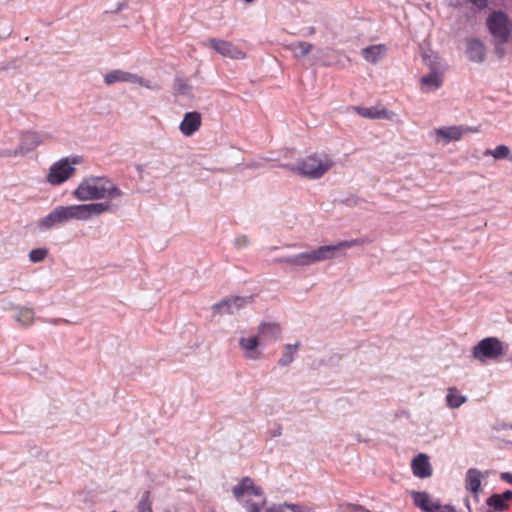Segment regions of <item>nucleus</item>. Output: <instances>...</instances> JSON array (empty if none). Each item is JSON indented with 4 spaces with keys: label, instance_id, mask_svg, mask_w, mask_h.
Masks as SVG:
<instances>
[{
    "label": "nucleus",
    "instance_id": "obj_24",
    "mask_svg": "<svg viewBox=\"0 0 512 512\" xmlns=\"http://www.w3.org/2000/svg\"><path fill=\"white\" fill-rule=\"evenodd\" d=\"M467 401V397L460 394L456 387H450L447 390L446 405L451 409L459 408Z\"/></svg>",
    "mask_w": 512,
    "mask_h": 512
},
{
    "label": "nucleus",
    "instance_id": "obj_26",
    "mask_svg": "<svg viewBox=\"0 0 512 512\" xmlns=\"http://www.w3.org/2000/svg\"><path fill=\"white\" fill-rule=\"evenodd\" d=\"M486 505L497 512H504L510 508V504H507L500 496L499 493L491 494L485 501Z\"/></svg>",
    "mask_w": 512,
    "mask_h": 512
},
{
    "label": "nucleus",
    "instance_id": "obj_48",
    "mask_svg": "<svg viewBox=\"0 0 512 512\" xmlns=\"http://www.w3.org/2000/svg\"><path fill=\"white\" fill-rule=\"evenodd\" d=\"M314 33H315V28H314V27H309V28L307 29V34H308V35H313Z\"/></svg>",
    "mask_w": 512,
    "mask_h": 512
},
{
    "label": "nucleus",
    "instance_id": "obj_4",
    "mask_svg": "<svg viewBox=\"0 0 512 512\" xmlns=\"http://www.w3.org/2000/svg\"><path fill=\"white\" fill-rule=\"evenodd\" d=\"M328 252L329 248L324 245L311 251L276 258L275 262L289 264L294 267H308L318 262L330 260Z\"/></svg>",
    "mask_w": 512,
    "mask_h": 512
},
{
    "label": "nucleus",
    "instance_id": "obj_3",
    "mask_svg": "<svg viewBox=\"0 0 512 512\" xmlns=\"http://www.w3.org/2000/svg\"><path fill=\"white\" fill-rule=\"evenodd\" d=\"M72 220L80 221L77 204L53 208L46 216L38 219L35 227L39 232H47L52 229L65 226Z\"/></svg>",
    "mask_w": 512,
    "mask_h": 512
},
{
    "label": "nucleus",
    "instance_id": "obj_11",
    "mask_svg": "<svg viewBox=\"0 0 512 512\" xmlns=\"http://www.w3.org/2000/svg\"><path fill=\"white\" fill-rule=\"evenodd\" d=\"M208 44L217 53L224 57L231 59H243L245 57L244 52L238 49L234 44L229 41L211 38L208 40Z\"/></svg>",
    "mask_w": 512,
    "mask_h": 512
},
{
    "label": "nucleus",
    "instance_id": "obj_41",
    "mask_svg": "<svg viewBox=\"0 0 512 512\" xmlns=\"http://www.w3.org/2000/svg\"><path fill=\"white\" fill-rule=\"evenodd\" d=\"M282 426L280 424H275V426L269 430V435L272 438H276L282 435Z\"/></svg>",
    "mask_w": 512,
    "mask_h": 512
},
{
    "label": "nucleus",
    "instance_id": "obj_33",
    "mask_svg": "<svg viewBox=\"0 0 512 512\" xmlns=\"http://www.w3.org/2000/svg\"><path fill=\"white\" fill-rule=\"evenodd\" d=\"M138 512H153L149 491H145L142 494L141 499L138 503Z\"/></svg>",
    "mask_w": 512,
    "mask_h": 512
},
{
    "label": "nucleus",
    "instance_id": "obj_17",
    "mask_svg": "<svg viewBox=\"0 0 512 512\" xmlns=\"http://www.w3.org/2000/svg\"><path fill=\"white\" fill-rule=\"evenodd\" d=\"M411 468L413 474L418 478L424 479L432 475V467L426 454L420 453L414 457Z\"/></svg>",
    "mask_w": 512,
    "mask_h": 512
},
{
    "label": "nucleus",
    "instance_id": "obj_12",
    "mask_svg": "<svg viewBox=\"0 0 512 512\" xmlns=\"http://www.w3.org/2000/svg\"><path fill=\"white\" fill-rule=\"evenodd\" d=\"M371 241L366 237L340 241L336 244L326 245L329 248V259H334L339 256L345 255L344 251L348 248H352L354 246H363L369 244Z\"/></svg>",
    "mask_w": 512,
    "mask_h": 512
},
{
    "label": "nucleus",
    "instance_id": "obj_37",
    "mask_svg": "<svg viewBox=\"0 0 512 512\" xmlns=\"http://www.w3.org/2000/svg\"><path fill=\"white\" fill-rule=\"evenodd\" d=\"M233 243L237 249H242L249 245V239L246 235H241L236 237Z\"/></svg>",
    "mask_w": 512,
    "mask_h": 512
},
{
    "label": "nucleus",
    "instance_id": "obj_34",
    "mask_svg": "<svg viewBox=\"0 0 512 512\" xmlns=\"http://www.w3.org/2000/svg\"><path fill=\"white\" fill-rule=\"evenodd\" d=\"M34 312L31 309H21L18 316L17 321L22 323L23 325H30L33 323Z\"/></svg>",
    "mask_w": 512,
    "mask_h": 512
},
{
    "label": "nucleus",
    "instance_id": "obj_35",
    "mask_svg": "<svg viewBox=\"0 0 512 512\" xmlns=\"http://www.w3.org/2000/svg\"><path fill=\"white\" fill-rule=\"evenodd\" d=\"M48 254V249L46 248H36L32 249L29 253V259L33 263H38L43 261Z\"/></svg>",
    "mask_w": 512,
    "mask_h": 512
},
{
    "label": "nucleus",
    "instance_id": "obj_16",
    "mask_svg": "<svg viewBox=\"0 0 512 512\" xmlns=\"http://www.w3.org/2000/svg\"><path fill=\"white\" fill-rule=\"evenodd\" d=\"M466 56L471 62L482 63L485 60L486 48L478 38L467 39Z\"/></svg>",
    "mask_w": 512,
    "mask_h": 512
},
{
    "label": "nucleus",
    "instance_id": "obj_36",
    "mask_svg": "<svg viewBox=\"0 0 512 512\" xmlns=\"http://www.w3.org/2000/svg\"><path fill=\"white\" fill-rule=\"evenodd\" d=\"M175 87H176L177 92L182 95H187L191 90L190 85H188L185 81H183L181 79H178L176 81Z\"/></svg>",
    "mask_w": 512,
    "mask_h": 512
},
{
    "label": "nucleus",
    "instance_id": "obj_46",
    "mask_svg": "<svg viewBox=\"0 0 512 512\" xmlns=\"http://www.w3.org/2000/svg\"><path fill=\"white\" fill-rule=\"evenodd\" d=\"M59 322H66V323H68V321L65 320V319H52V320L49 321V323L54 324V325L58 324Z\"/></svg>",
    "mask_w": 512,
    "mask_h": 512
},
{
    "label": "nucleus",
    "instance_id": "obj_43",
    "mask_svg": "<svg viewBox=\"0 0 512 512\" xmlns=\"http://www.w3.org/2000/svg\"><path fill=\"white\" fill-rule=\"evenodd\" d=\"M134 84H139L141 86H144L149 89H153V87L150 85V81L138 76V81H134Z\"/></svg>",
    "mask_w": 512,
    "mask_h": 512
},
{
    "label": "nucleus",
    "instance_id": "obj_47",
    "mask_svg": "<svg viewBox=\"0 0 512 512\" xmlns=\"http://www.w3.org/2000/svg\"><path fill=\"white\" fill-rule=\"evenodd\" d=\"M125 4L124 3H120L118 4L117 8L113 11H111L112 13H118L120 12L123 8H124Z\"/></svg>",
    "mask_w": 512,
    "mask_h": 512
},
{
    "label": "nucleus",
    "instance_id": "obj_50",
    "mask_svg": "<svg viewBox=\"0 0 512 512\" xmlns=\"http://www.w3.org/2000/svg\"><path fill=\"white\" fill-rule=\"evenodd\" d=\"M466 507L468 508V510H470V509H471V508H470V503H469V500H468V499H466Z\"/></svg>",
    "mask_w": 512,
    "mask_h": 512
},
{
    "label": "nucleus",
    "instance_id": "obj_15",
    "mask_svg": "<svg viewBox=\"0 0 512 512\" xmlns=\"http://www.w3.org/2000/svg\"><path fill=\"white\" fill-rule=\"evenodd\" d=\"M201 126V114L197 111H191L184 114L179 125V130L184 136H191L199 130Z\"/></svg>",
    "mask_w": 512,
    "mask_h": 512
},
{
    "label": "nucleus",
    "instance_id": "obj_8",
    "mask_svg": "<svg viewBox=\"0 0 512 512\" xmlns=\"http://www.w3.org/2000/svg\"><path fill=\"white\" fill-rule=\"evenodd\" d=\"M80 221H87L93 216H99L105 212L116 213L119 210V205L110 201L77 204Z\"/></svg>",
    "mask_w": 512,
    "mask_h": 512
},
{
    "label": "nucleus",
    "instance_id": "obj_32",
    "mask_svg": "<svg viewBox=\"0 0 512 512\" xmlns=\"http://www.w3.org/2000/svg\"><path fill=\"white\" fill-rule=\"evenodd\" d=\"M423 60H424L425 64L427 66H429L430 72H433V68L437 72H441V73L444 72V67L441 64V62L439 61V57L437 55H424Z\"/></svg>",
    "mask_w": 512,
    "mask_h": 512
},
{
    "label": "nucleus",
    "instance_id": "obj_44",
    "mask_svg": "<svg viewBox=\"0 0 512 512\" xmlns=\"http://www.w3.org/2000/svg\"><path fill=\"white\" fill-rule=\"evenodd\" d=\"M500 479L508 484L512 485V473L510 472H502L500 474Z\"/></svg>",
    "mask_w": 512,
    "mask_h": 512
},
{
    "label": "nucleus",
    "instance_id": "obj_2",
    "mask_svg": "<svg viewBox=\"0 0 512 512\" xmlns=\"http://www.w3.org/2000/svg\"><path fill=\"white\" fill-rule=\"evenodd\" d=\"M333 164L334 162L329 156L313 154L298 159L294 164H287L284 167L302 177L320 179L332 168Z\"/></svg>",
    "mask_w": 512,
    "mask_h": 512
},
{
    "label": "nucleus",
    "instance_id": "obj_10",
    "mask_svg": "<svg viewBox=\"0 0 512 512\" xmlns=\"http://www.w3.org/2000/svg\"><path fill=\"white\" fill-rule=\"evenodd\" d=\"M263 493V489L256 485L249 476L241 478L238 484L232 488V494L237 501H240L244 496L263 497Z\"/></svg>",
    "mask_w": 512,
    "mask_h": 512
},
{
    "label": "nucleus",
    "instance_id": "obj_5",
    "mask_svg": "<svg viewBox=\"0 0 512 512\" xmlns=\"http://www.w3.org/2000/svg\"><path fill=\"white\" fill-rule=\"evenodd\" d=\"M503 355V343L497 337H486L472 349V356L481 363L496 361Z\"/></svg>",
    "mask_w": 512,
    "mask_h": 512
},
{
    "label": "nucleus",
    "instance_id": "obj_40",
    "mask_svg": "<svg viewBox=\"0 0 512 512\" xmlns=\"http://www.w3.org/2000/svg\"><path fill=\"white\" fill-rule=\"evenodd\" d=\"M478 10H483L488 6V0H468Z\"/></svg>",
    "mask_w": 512,
    "mask_h": 512
},
{
    "label": "nucleus",
    "instance_id": "obj_27",
    "mask_svg": "<svg viewBox=\"0 0 512 512\" xmlns=\"http://www.w3.org/2000/svg\"><path fill=\"white\" fill-rule=\"evenodd\" d=\"M483 156H492L495 160H512L510 148L506 145H498L495 149H486Z\"/></svg>",
    "mask_w": 512,
    "mask_h": 512
},
{
    "label": "nucleus",
    "instance_id": "obj_19",
    "mask_svg": "<svg viewBox=\"0 0 512 512\" xmlns=\"http://www.w3.org/2000/svg\"><path fill=\"white\" fill-rule=\"evenodd\" d=\"M104 81L106 85H113L117 82H128L133 83L134 81H138V75L134 73H130L127 71L115 69L108 72L104 76Z\"/></svg>",
    "mask_w": 512,
    "mask_h": 512
},
{
    "label": "nucleus",
    "instance_id": "obj_18",
    "mask_svg": "<svg viewBox=\"0 0 512 512\" xmlns=\"http://www.w3.org/2000/svg\"><path fill=\"white\" fill-rule=\"evenodd\" d=\"M464 130L458 126L440 127L435 130L436 140L449 143L461 139Z\"/></svg>",
    "mask_w": 512,
    "mask_h": 512
},
{
    "label": "nucleus",
    "instance_id": "obj_20",
    "mask_svg": "<svg viewBox=\"0 0 512 512\" xmlns=\"http://www.w3.org/2000/svg\"><path fill=\"white\" fill-rule=\"evenodd\" d=\"M481 477L480 470L476 468H470L466 472L465 488L466 490L473 493L476 497L481 491Z\"/></svg>",
    "mask_w": 512,
    "mask_h": 512
},
{
    "label": "nucleus",
    "instance_id": "obj_23",
    "mask_svg": "<svg viewBox=\"0 0 512 512\" xmlns=\"http://www.w3.org/2000/svg\"><path fill=\"white\" fill-rule=\"evenodd\" d=\"M443 82V73L437 72L433 69V72H429L427 75L421 78V84L428 86L427 91H433L440 88Z\"/></svg>",
    "mask_w": 512,
    "mask_h": 512
},
{
    "label": "nucleus",
    "instance_id": "obj_49",
    "mask_svg": "<svg viewBox=\"0 0 512 512\" xmlns=\"http://www.w3.org/2000/svg\"><path fill=\"white\" fill-rule=\"evenodd\" d=\"M136 170L141 174L143 172V166L142 165H136Z\"/></svg>",
    "mask_w": 512,
    "mask_h": 512
},
{
    "label": "nucleus",
    "instance_id": "obj_52",
    "mask_svg": "<svg viewBox=\"0 0 512 512\" xmlns=\"http://www.w3.org/2000/svg\"><path fill=\"white\" fill-rule=\"evenodd\" d=\"M509 428L512 430V424L509 426Z\"/></svg>",
    "mask_w": 512,
    "mask_h": 512
},
{
    "label": "nucleus",
    "instance_id": "obj_42",
    "mask_svg": "<svg viewBox=\"0 0 512 512\" xmlns=\"http://www.w3.org/2000/svg\"><path fill=\"white\" fill-rule=\"evenodd\" d=\"M499 496L507 503L510 504L512 501V490H505L502 493H499Z\"/></svg>",
    "mask_w": 512,
    "mask_h": 512
},
{
    "label": "nucleus",
    "instance_id": "obj_7",
    "mask_svg": "<svg viewBox=\"0 0 512 512\" xmlns=\"http://www.w3.org/2000/svg\"><path fill=\"white\" fill-rule=\"evenodd\" d=\"M78 161L76 158L73 159L72 163L69 162L68 158H63L54 164L49 169L47 175V181L52 185H60L67 181L75 172V167Z\"/></svg>",
    "mask_w": 512,
    "mask_h": 512
},
{
    "label": "nucleus",
    "instance_id": "obj_45",
    "mask_svg": "<svg viewBox=\"0 0 512 512\" xmlns=\"http://www.w3.org/2000/svg\"><path fill=\"white\" fill-rule=\"evenodd\" d=\"M434 512H456L455 508L451 505H444L442 506L441 505V508H438L436 511Z\"/></svg>",
    "mask_w": 512,
    "mask_h": 512
},
{
    "label": "nucleus",
    "instance_id": "obj_6",
    "mask_svg": "<svg viewBox=\"0 0 512 512\" xmlns=\"http://www.w3.org/2000/svg\"><path fill=\"white\" fill-rule=\"evenodd\" d=\"M487 27L493 37L503 44L509 40L510 29L508 16L503 11H493L487 18Z\"/></svg>",
    "mask_w": 512,
    "mask_h": 512
},
{
    "label": "nucleus",
    "instance_id": "obj_38",
    "mask_svg": "<svg viewBox=\"0 0 512 512\" xmlns=\"http://www.w3.org/2000/svg\"><path fill=\"white\" fill-rule=\"evenodd\" d=\"M287 509H290L292 512H315L312 508L309 507H302L299 504H292L286 505Z\"/></svg>",
    "mask_w": 512,
    "mask_h": 512
},
{
    "label": "nucleus",
    "instance_id": "obj_28",
    "mask_svg": "<svg viewBox=\"0 0 512 512\" xmlns=\"http://www.w3.org/2000/svg\"><path fill=\"white\" fill-rule=\"evenodd\" d=\"M358 114L368 119H382L387 117L388 111L386 109H376L367 107H356Z\"/></svg>",
    "mask_w": 512,
    "mask_h": 512
},
{
    "label": "nucleus",
    "instance_id": "obj_25",
    "mask_svg": "<svg viewBox=\"0 0 512 512\" xmlns=\"http://www.w3.org/2000/svg\"><path fill=\"white\" fill-rule=\"evenodd\" d=\"M259 334L270 340H277L280 337L281 329L277 323H261L259 325Z\"/></svg>",
    "mask_w": 512,
    "mask_h": 512
},
{
    "label": "nucleus",
    "instance_id": "obj_21",
    "mask_svg": "<svg viewBox=\"0 0 512 512\" xmlns=\"http://www.w3.org/2000/svg\"><path fill=\"white\" fill-rule=\"evenodd\" d=\"M259 345V340L257 336L254 337H241L239 339V346L243 349L245 356L249 359L256 360L259 358L260 353L256 351Z\"/></svg>",
    "mask_w": 512,
    "mask_h": 512
},
{
    "label": "nucleus",
    "instance_id": "obj_39",
    "mask_svg": "<svg viewBox=\"0 0 512 512\" xmlns=\"http://www.w3.org/2000/svg\"><path fill=\"white\" fill-rule=\"evenodd\" d=\"M286 505H290V503L285 502L279 505L273 504L271 507L266 508L264 512H285V509L287 508Z\"/></svg>",
    "mask_w": 512,
    "mask_h": 512
},
{
    "label": "nucleus",
    "instance_id": "obj_31",
    "mask_svg": "<svg viewBox=\"0 0 512 512\" xmlns=\"http://www.w3.org/2000/svg\"><path fill=\"white\" fill-rule=\"evenodd\" d=\"M261 500L259 502H253L251 500H246L242 503L243 508L247 512H261V510L265 507L267 503V498L263 493V497H260Z\"/></svg>",
    "mask_w": 512,
    "mask_h": 512
},
{
    "label": "nucleus",
    "instance_id": "obj_30",
    "mask_svg": "<svg viewBox=\"0 0 512 512\" xmlns=\"http://www.w3.org/2000/svg\"><path fill=\"white\" fill-rule=\"evenodd\" d=\"M312 48H313L312 44H310L308 42H304V41H298V42L292 43L289 46V49L292 51L294 57H296V58L306 56L308 53H310Z\"/></svg>",
    "mask_w": 512,
    "mask_h": 512
},
{
    "label": "nucleus",
    "instance_id": "obj_14",
    "mask_svg": "<svg viewBox=\"0 0 512 512\" xmlns=\"http://www.w3.org/2000/svg\"><path fill=\"white\" fill-rule=\"evenodd\" d=\"M410 495L413 499L414 505L424 512H434L441 508L440 502L433 501L430 495L425 491H411Z\"/></svg>",
    "mask_w": 512,
    "mask_h": 512
},
{
    "label": "nucleus",
    "instance_id": "obj_9",
    "mask_svg": "<svg viewBox=\"0 0 512 512\" xmlns=\"http://www.w3.org/2000/svg\"><path fill=\"white\" fill-rule=\"evenodd\" d=\"M252 301V297L234 296L225 298L222 301L214 304L212 310L214 314H234L243 309L248 303Z\"/></svg>",
    "mask_w": 512,
    "mask_h": 512
},
{
    "label": "nucleus",
    "instance_id": "obj_51",
    "mask_svg": "<svg viewBox=\"0 0 512 512\" xmlns=\"http://www.w3.org/2000/svg\"><path fill=\"white\" fill-rule=\"evenodd\" d=\"M486 512H497V511H494V510H492V509L488 508V509L486 510Z\"/></svg>",
    "mask_w": 512,
    "mask_h": 512
},
{
    "label": "nucleus",
    "instance_id": "obj_1",
    "mask_svg": "<svg viewBox=\"0 0 512 512\" xmlns=\"http://www.w3.org/2000/svg\"><path fill=\"white\" fill-rule=\"evenodd\" d=\"M123 191L118 188L109 178L89 176L84 178L72 195L78 201L99 200L109 198L114 200L123 196Z\"/></svg>",
    "mask_w": 512,
    "mask_h": 512
},
{
    "label": "nucleus",
    "instance_id": "obj_13",
    "mask_svg": "<svg viewBox=\"0 0 512 512\" xmlns=\"http://www.w3.org/2000/svg\"><path fill=\"white\" fill-rule=\"evenodd\" d=\"M42 143L40 134L37 132H27L21 137L20 144L16 147L13 152L14 156L25 155Z\"/></svg>",
    "mask_w": 512,
    "mask_h": 512
},
{
    "label": "nucleus",
    "instance_id": "obj_29",
    "mask_svg": "<svg viewBox=\"0 0 512 512\" xmlns=\"http://www.w3.org/2000/svg\"><path fill=\"white\" fill-rule=\"evenodd\" d=\"M299 347V344L291 345L286 344L282 353V357L278 360V365L281 367L288 366L294 360V355Z\"/></svg>",
    "mask_w": 512,
    "mask_h": 512
},
{
    "label": "nucleus",
    "instance_id": "obj_22",
    "mask_svg": "<svg viewBox=\"0 0 512 512\" xmlns=\"http://www.w3.org/2000/svg\"><path fill=\"white\" fill-rule=\"evenodd\" d=\"M386 51V47L383 44L371 45L362 50L363 58L370 63H377Z\"/></svg>",
    "mask_w": 512,
    "mask_h": 512
}]
</instances>
